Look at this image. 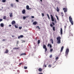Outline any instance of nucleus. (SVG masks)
<instances>
[{
  "mask_svg": "<svg viewBox=\"0 0 74 74\" xmlns=\"http://www.w3.org/2000/svg\"><path fill=\"white\" fill-rule=\"evenodd\" d=\"M69 19L70 22H71V23L72 25H73V24H74V23L73 22V19H72L71 17V16H70L69 17Z\"/></svg>",
  "mask_w": 74,
  "mask_h": 74,
  "instance_id": "nucleus-1",
  "label": "nucleus"
},
{
  "mask_svg": "<svg viewBox=\"0 0 74 74\" xmlns=\"http://www.w3.org/2000/svg\"><path fill=\"white\" fill-rule=\"evenodd\" d=\"M60 39H61V37L60 36H58L57 38V40L58 42L57 43L58 44H60Z\"/></svg>",
  "mask_w": 74,
  "mask_h": 74,
  "instance_id": "nucleus-2",
  "label": "nucleus"
},
{
  "mask_svg": "<svg viewBox=\"0 0 74 74\" xmlns=\"http://www.w3.org/2000/svg\"><path fill=\"white\" fill-rule=\"evenodd\" d=\"M69 52V49L68 48L66 49L65 52V56H66V57L67 56Z\"/></svg>",
  "mask_w": 74,
  "mask_h": 74,
  "instance_id": "nucleus-3",
  "label": "nucleus"
},
{
  "mask_svg": "<svg viewBox=\"0 0 74 74\" xmlns=\"http://www.w3.org/2000/svg\"><path fill=\"white\" fill-rule=\"evenodd\" d=\"M63 10L64 11V12H66L67 11V9L66 8H63Z\"/></svg>",
  "mask_w": 74,
  "mask_h": 74,
  "instance_id": "nucleus-4",
  "label": "nucleus"
},
{
  "mask_svg": "<svg viewBox=\"0 0 74 74\" xmlns=\"http://www.w3.org/2000/svg\"><path fill=\"white\" fill-rule=\"evenodd\" d=\"M51 21L52 22H54V18H53V16L52 15V14L51 15Z\"/></svg>",
  "mask_w": 74,
  "mask_h": 74,
  "instance_id": "nucleus-5",
  "label": "nucleus"
},
{
  "mask_svg": "<svg viewBox=\"0 0 74 74\" xmlns=\"http://www.w3.org/2000/svg\"><path fill=\"white\" fill-rule=\"evenodd\" d=\"M23 35H21L18 36V39H19V38H23Z\"/></svg>",
  "mask_w": 74,
  "mask_h": 74,
  "instance_id": "nucleus-6",
  "label": "nucleus"
},
{
  "mask_svg": "<svg viewBox=\"0 0 74 74\" xmlns=\"http://www.w3.org/2000/svg\"><path fill=\"white\" fill-rule=\"evenodd\" d=\"M16 23V22H15V21H13L12 22V24L13 25H14V24H15Z\"/></svg>",
  "mask_w": 74,
  "mask_h": 74,
  "instance_id": "nucleus-7",
  "label": "nucleus"
},
{
  "mask_svg": "<svg viewBox=\"0 0 74 74\" xmlns=\"http://www.w3.org/2000/svg\"><path fill=\"white\" fill-rule=\"evenodd\" d=\"M60 32L61 35H62V34H63V29H62V28H61Z\"/></svg>",
  "mask_w": 74,
  "mask_h": 74,
  "instance_id": "nucleus-8",
  "label": "nucleus"
},
{
  "mask_svg": "<svg viewBox=\"0 0 74 74\" xmlns=\"http://www.w3.org/2000/svg\"><path fill=\"white\" fill-rule=\"evenodd\" d=\"M22 12L23 14H25V13L26 12V10H23L22 11Z\"/></svg>",
  "mask_w": 74,
  "mask_h": 74,
  "instance_id": "nucleus-9",
  "label": "nucleus"
},
{
  "mask_svg": "<svg viewBox=\"0 0 74 74\" xmlns=\"http://www.w3.org/2000/svg\"><path fill=\"white\" fill-rule=\"evenodd\" d=\"M26 8L27 10H28L31 9V8H29V6L28 5H27Z\"/></svg>",
  "mask_w": 74,
  "mask_h": 74,
  "instance_id": "nucleus-10",
  "label": "nucleus"
},
{
  "mask_svg": "<svg viewBox=\"0 0 74 74\" xmlns=\"http://www.w3.org/2000/svg\"><path fill=\"white\" fill-rule=\"evenodd\" d=\"M64 48V47L63 46H62L61 48V51L60 52H62V51H63V49Z\"/></svg>",
  "mask_w": 74,
  "mask_h": 74,
  "instance_id": "nucleus-11",
  "label": "nucleus"
},
{
  "mask_svg": "<svg viewBox=\"0 0 74 74\" xmlns=\"http://www.w3.org/2000/svg\"><path fill=\"white\" fill-rule=\"evenodd\" d=\"M38 70L39 71L41 72V71H42V69L41 68H39L38 69Z\"/></svg>",
  "mask_w": 74,
  "mask_h": 74,
  "instance_id": "nucleus-12",
  "label": "nucleus"
},
{
  "mask_svg": "<svg viewBox=\"0 0 74 74\" xmlns=\"http://www.w3.org/2000/svg\"><path fill=\"white\" fill-rule=\"evenodd\" d=\"M8 53V50L7 49H6L5 51V53Z\"/></svg>",
  "mask_w": 74,
  "mask_h": 74,
  "instance_id": "nucleus-13",
  "label": "nucleus"
},
{
  "mask_svg": "<svg viewBox=\"0 0 74 74\" xmlns=\"http://www.w3.org/2000/svg\"><path fill=\"white\" fill-rule=\"evenodd\" d=\"M50 41L51 42L52 44H53V39H51Z\"/></svg>",
  "mask_w": 74,
  "mask_h": 74,
  "instance_id": "nucleus-14",
  "label": "nucleus"
},
{
  "mask_svg": "<svg viewBox=\"0 0 74 74\" xmlns=\"http://www.w3.org/2000/svg\"><path fill=\"white\" fill-rule=\"evenodd\" d=\"M1 27H3L4 26V24L1 23L0 24Z\"/></svg>",
  "mask_w": 74,
  "mask_h": 74,
  "instance_id": "nucleus-15",
  "label": "nucleus"
},
{
  "mask_svg": "<svg viewBox=\"0 0 74 74\" xmlns=\"http://www.w3.org/2000/svg\"><path fill=\"white\" fill-rule=\"evenodd\" d=\"M26 55V53H22L21 54V55H20V56H21L22 55Z\"/></svg>",
  "mask_w": 74,
  "mask_h": 74,
  "instance_id": "nucleus-16",
  "label": "nucleus"
},
{
  "mask_svg": "<svg viewBox=\"0 0 74 74\" xmlns=\"http://www.w3.org/2000/svg\"><path fill=\"white\" fill-rule=\"evenodd\" d=\"M33 24L34 25H37V22L36 21H34L33 23Z\"/></svg>",
  "mask_w": 74,
  "mask_h": 74,
  "instance_id": "nucleus-17",
  "label": "nucleus"
},
{
  "mask_svg": "<svg viewBox=\"0 0 74 74\" xmlns=\"http://www.w3.org/2000/svg\"><path fill=\"white\" fill-rule=\"evenodd\" d=\"M6 18H7V17H6V16H3V19H5Z\"/></svg>",
  "mask_w": 74,
  "mask_h": 74,
  "instance_id": "nucleus-18",
  "label": "nucleus"
},
{
  "mask_svg": "<svg viewBox=\"0 0 74 74\" xmlns=\"http://www.w3.org/2000/svg\"><path fill=\"white\" fill-rule=\"evenodd\" d=\"M43 48L44 49L46 48L47 47H46V46L44 45H43Z\"/></svg>",
  "mask_w": 74,
  "mask_h": 74,
  "instance_id": "nucleus-19",
  "label": "nucleus"
},
{
  "mask_svg": "<svg viewBox=\"0 0 74 74\" xmlns=\"http://www.w3.org/2000/svg\"><path fill=\"white\" fill-rule=\"evenodd\" d=\"M57 11L58 12H59V9L58 7H57Z\"/></svg>",
  "mask_w": 74,
  "mask_h": 74,
  "instance_id": "nucleus-20",
  "label": "nucleus"
},
{
  "mask_svg": "<svg viewBox=\"0 0 74 74\" xmlns=\"http://www.w3.org/2000/svg\"><path fill=\"white\" fill-rule=\"evenodd\" d=\"M53 31H55V27H53Z\"/></svg>",
  "mask_w": 74,
  "mask_h": 74,
  "instance_id": "nucleus-21",
  "label": "nucleus"
},
{
  "mask_svg": "<svg viewBox=\"0 0 74 74\" xmlns=\"http://www.w3.org/2000/svg\"><path fill=\"white\" fill-rule=\"evenodd\" d=\"M40 43V40H38V44H39Z\"/></svg>",
  "mask_w": 74,
  "mask_h": 74,
  "instance_id": "nucleus-22",
  "label": "nucleus"
},
{
  "mask_svg": "<svg viewBox=\"0 0 74 74\" xmlns=\"http://www.w3.org/2000/svg\"><path fill=\"white\" fill-rule=\"evenodd\" d=\"M47 16L48 17L49 19H50V17H49V14H47Z\"/></svg>",
  "mask_w": 74,
  "mask_h": 74,
  "instance_id": "nucleus-23",
  "label": "nucleus"
},
{
  "mask_svg": "<svg viewBox=\"0 0 74 74\" xmlns=\"http://www.w3.org/2000/svg\"><path fill=\"white\" fill-rule=\"evenodd\" d=\"M6 1V0H2V2L3 3H5Z\"/></svg>",
  "mask_w": 74,
  "mask_h": 74,
  "instance_id": "nucleus-24",
  "label": "nucleus"
},
{
  "mask_svg": "<svg viewBox=\"0 0 74 74\" xmlns=\"http://www.w3.org/2000/svg\"><path fill=\"white\" fill-rule=\"evenodd\" d=\"M61 15H62V16H63L64 15V14H63V13L62 12H61Z\"/></svg>",
  "mask_w": 74,
  "mask_h": 74,
  "instance_id": "nucleus-25",
  "label": "nucleus"
},
{
  "mask_svg": "<svg viewBox=\"0 0 74 74\" xmlns=\"http://www.w3.org/2000/svg\"><path fill=\"white\" fill-rule=\"evenodd\" d=\"M10 17H12V13L10 14Z\"/></svg>",
  "mask_w": 74,
  "mask_h": 74,
  "instance_id": "nucleus-26",
  "label": "nucleus"
},
{
  "mask_svg": "<svg viewBox=\"0 0 74 74\" xmlns=\"http://www.w3.org/2000/svg\"><path fill=\"white\" fill-rule=\"evenodd\" d=\"M69 36H73V35L71 33H69Z\"/></svg>",
  "mask_w": 74,
  "mask_h": 74,
  "instance_id": "nucleus-27",
  "label": "nucleus"
},
{
  "mask_svg": "<svg viewBox=\"0 0 74 74\" xmlns=\"http://www.w3.org/2000/svg\"><path fill=\"white\" fill-rule=\"evenodd\" d=\"M10 6L12 7H14V5L13 4H11L10 5Z\"/></svg>",
  "mask_w": 74,
  "mask_h": 74,
  "instance_id": "nucleus-28",
  "label": "nucleus"
},
{
  "mask_svg": "<svg viewBox=\"0 0 74 74\" xmlns=\"http://www.w3.org/2000/svg\"><path fill=\"white\" fill-rule=\"evenodd\" d=\"M58 59H59V57H57L56 58V60H58Z\"/></svg>",
  "mask_w": 74,
  "mask_h": 74,
  "instance_id": "nucleus-29",
  "label": "nucleus"
},
{
  "mask_svg": "<svg viewBox=\"0 0 74 74\" xmlns=\"http://www.w3.org/2000/svg\"><path fill=\"white\" fill-rule=\"evenodd\" d=\"M50 26L51 27H53V25H52V24H50Z\"/></svg>",
  "mask_w": 74,
  "mask_h": 74,
  "instance_id": "nucleus-30",
  "label": "nucleus"
},
{
  "mask_svg": "<svg viewBox=\"0 0 74 74\" xmlns=\"http://www.w3.org/2000/svg\"><path fill=\"white\" fill-rule=\"evenodd\" d=\"M45 52H46L47 51V48H45Z\"/></svg>",
  "mask_w": 74,
  "mask_h": 74,
  "instance_id": "nucleus-31",
  "label": "nucleus"
},
{
  "mask_svg": "<svg viewBox=\"0 0 74 74\" xmlns=\"http://www.w3.org/2000/svg\"><path fill=\"white\" fill-rule=\"evenodd\" d=\"M24 69H27V66H25L24 67Z\"/></svg>",
  "mask_w": 74,
  "mask_h": 74,
  "instance_id": "nucleus-32",
  "label": "nucleus"
},
{
  "mask_svg": "<svg viewBox=\"0 0 74 74\" xmlns=\"http://www.w3.org/2000/svg\"><path fill=\"white\" fill-rule=\"evenodd\" d=\"M48 67H51V65L49 64L48 66Z\"/></svg>",
  "mask_w": 74,
  "mask_h": 74,
  "instance_id": "nucleus-33",
  "label": "nucleus"
},
{
  "mask_svg": "<svg viewBox=\"0 0 74 74\" xmlns=\"http://www.w3.org/2000/svg\"><path fill=\"white\" fill-rule=\"evenodd\" d=\"M52 51H53V49H50V51L51 52Z\"/></svg>",
  "mask_w": 74,
  "mask_h": 74,
  "instance_id": "nucleus-34",
  "label": "nucleus"
},
{
  "mask_svg": "<svg viewBox=\"0 0 74 74\" xmlns=\"http://www.w3.org/2000/svg\"><path fill=\"white\" fill-rule=\"evenodd\" d=\"M52 55H50L49 56L50 58H52Z\"/></svg>",
  "mask_w": 74,
  "mask_h": 74,
  "instance_id": "nucleus-35",
  "label": "nucleus"
},
{
  "mask_svg": "<svg viewBox=\"0 0 74 74\" xmlns=\"http://www.w3.org/2000/svg\"><path fill=\"white\" fill-rule=\"evenodd\" d=\"M56 17L57 18V20H59V18H58V16H57V15H56Z\"/></svg>",
  "mask_w": 74,
  "mask_h": 74,
  "instance_id": "nucleus-36",
  "label": "nucleus"
},
{
  "mask_svg": "<svg viewBox=\"0 0 74 74\" xmlns=\"http://www.w3.org/2000/svg\"><path fill=\"white\" fill-rule=\"evenodd\" d=\"M26 17L25 16H24L23 17V18L24 19H26Z\"/></svg>",
  "mask_w": 74,
  "mask_h": 74,
  "instance_id": "nucleus-37",
  "label": "nucleus"
},
{
  "mask_svg": "<svg viewBox=\"0 0 74 74\" xmlns=\"http://www.w3.org/2000/svg\"><path fill=\"white\" fill-rule=\"evenodd\" d=\"M38 29H40V27H39V26H37L36 27V28H38Z\"/></svg>",
  "mask_w": 74,
  "mask_h": 74,
  "instance_id": "nucleus-38",
  "label": "nucleus"
},
{
  "mask_svg": "<svg viewBox=\"0 0 74 74\" xmlns=\"http://www.w3.org/2000/svg\"><path fill=\"white\" fill-rule=\"evenodd\" d=\"M54 22L55 23H57V21H56V19H55L54 20Z\"/></svg>",
  "mask_w": 74,
  "mask_h": 74,
  "instance_id": "nucleus-39",
  "label": "nucleus"
},
{
  "mask_svg": "<svg viewBox=\"0 0 74 74\" xmlns=\"http://www.w3.org/2000/svg\"><path fill=\"white\" fill-rule=\"evenodd\" d=\"M52 23L53 24V26H55V23H53V22H52Z\"/></svg>",
  "mask_w": 74,
  "mask_h": 74,
  "instance_id": "nucleus-40",
  "label": "nucleus"
},
{
  "mask_svg": "<svg viewBox=\"0 0 74 74\" xmlns=\"http://www.w3.org/2000/svg\"><path fill=\"white\" fill-rule=\"evenodd\" d=\"M14 49H19V48H16V47H15Z\"/></svg>",
  "mask_w": 74,
  "mask_h": 74,
  "instance_id": "nucleus-41",
  "label": "nucleus"
},
{
  "mask_svg": "<svg viewBox=\"0 0 74 74\" xmlns=\"http://www.w3.org/2000/svg\"><path fill=\"white\" fill-rule=\"evenodd\" d=\"M15 27L16 29H17V28L18 27L16 25H15Z\"/></svg>",
  "mask_w": 74,
  "mask_h": 74,
  "instance_id": "nucleus-42",
  "label": "nucleus"
},
{
  "mask_svg": "<svg viewBox=\"0 0 74 74\" xmlns=\"http://www.w3.org/2000/svg\"><path fill=\"white\" fill-rule=\"evenodd\" d=\"M2 19H0V22H1V21H3Z\"/></svg>",
  "mask_w": 74,
  "mask_h": 74,
  "instance_id": "nucleus-43",
  "label": "nucleus"
},
{
  "mask_svg": "<svg viewBox=\"0 0 74 74\" xmlns=\"http://www.w3.org/2000/svg\"><path fill=\"white\" fill-rule=\"evenodd\" d=\"M50 45H51V44H48L47 45V47H49V46H50Z\"/></svg>",
  "mask_w": 74,
  "mask_h": 74,
  "instance_id": "nucleus-44",
  "label": "nucleus"
},
{
  "mask_svg": "<svg viewBox=\"0 0 74 74\" xmlns=\"http://www.w3.org/2000/svg\"><path fill=\"white\" fill-rule=\"evenodd\" d=\"M42 16H44V13H42Z\"/></svg>",
  "mask_w": 74,
  "mask_h": 74,
  "instance_id": "nucleus-45",
  "label": "nucleus"
},
{
  "mask_svg": "<svg viewBox=\"0 0 74 74\" xmlns=\"http://www.w3.org/2000/svg\"><path fill=\"white\" fill-rule=\"evenodd\" d=\"M31 18H34V16H31Z\"/></svg>",
  "mask_w": 74,
  "mask_h": 74,
  "instance_id": "nucleus-46",
  "label": "nucleus"
},
{
  "mask_svg": "<svg viewBox=\"0 0 74 74\" xmlns=\"http://www.w3.org/2000/svg\"><path fill=\"white\" fill-rule=\"evenodd\" d=\"M44 67H47V65H46L45 64L44 65Z\"/></svg>",
  "mask_w": 74,
  "mask_h": 74,
  "instance_id": "nucleus-47",
  "label": "nucleus"
},
{
  "mask_svg": "<svg viewBox=\"0 0 74 74\" xmlns=\"http://www.w3.org/2000/svg\"><path fill=\"white\" fill-rule=\"evenodd\" d=\"M19 29H22V27H19Z\"/></svg>",
  "mask_w": 74,
  "mask_h": 74,
  "instance_id": "nucleus-48",
  "label": "nucleus"
},
{
  "mask_svg": "<svg viewBox=\"0 0 74 74\" xmlns=\"http://www.w3.org/2000/svg\"><path fill=\"white\" fill-rule=\"evenodd\" d=\"M16 1H17V2H19V0H16Z\"/></svg>",
  "mask_w": 74,
  "mask_h": 74,
  "instance_id": "nucleus-49",
  "label": "nucleus"
},
{
  "mask_svg": "<svg viewBox=\"0 0 74 74\" xmlns=\"http://www.w3.org/2000/svg\"><path fill=\"white\" fill-rule=\"evenodd\" d=\"M66 27H67V26H65L64 27L65 29H66Z\"/></svg>",
  "mask_w": 74,
  "mask_h": 74,
  "instance_id": "nucleus-50",
  "label": "nucleus"
},
{
  "mask_svg": "<svg viewBox=\"0 0 74 74\" xmlns=\"http://www.w3.org/2000/svg\"><path fill=\"white\" fill-rule=\"evenodd\" d=\"M51 47H52V45H50V47L51 48Z\"/></svg>",
  "mask_w": 74,
  "mask_h": 74,
  "instance_id": "nucleus-51",
  "label": "nucleus"
},
{
  "mask_svg": "<svg viewBox=\"0 0 74 74\" xmlns=\"http://www.w3.org/2000/svg\"><path fill=\"white\" fill-rule=\"evenodd\" d=\"M9 27H11V25H9Z\"/></svg>",
  "mask_w": 74,
  "mask_h": 74,
  "instance_id": "nucleus-52",
  "label": "nucleus"
},
{
  "mask_svg": "<svg viewBox=\"0 0 74 74\" xmlns=\"http://www.w3.org/2000/svg\"><path fill=\"white\" fill-rule=\"evenodd\" d=\"M18 42H19V41H17V44H18Z\"/></svg>",
  "mask_w": 74,
  "mask_h": 74,
  "instance_id": "nucleus-53",
  "label": "nucleus"
},
{
  "mask_svg": "<svg viewBox=\"0 0 74 74\" xmlns=\"http://www.w3.org/2000/svg\"><path fill=\"white\" fill-rule=\"evenodd\" d=\"M5 40H5V39H3V40H2V41H5Z\"/></svg>",
  "mask_w": 74,
  "mask_h": 74,
  "instance_id": "nucleus-54",
  "label": "nucleus"
},
{
  "mask_svg": "<svg viewBox=\"0 0 74 74\" xmlns=\"http://www.w3.org/2000/svg\"><path fill=\"white\" fill-rule=\"evenodd\" d=\"M38 74H43V73H40Z\"/></svg>",
  "mask_w": 74,
  "mask_h": 74,
  "instance_id": "nucleus-55",
  "label": "nucleus"
},
{
  "mask_svg": "<svg viewBox=\"0 0 74 74\" xmlns=\"http://www.w3.org/2000/svg\"><path fill=\"white\" fill-rule=\"evenodd\" d=\"M40 1L41 2H42V0H40Z\"/></svg>",
  "mask_w": 74,
  "mask_h": 74,
  "instance_id": "nucleus-56",
  "label": "nucleus"
},
{
  "mask_svg": "<svg viewBox=\"0 0 74 74\" xmlns=\"http://www.w3.org/2000/svg\"><path fill=\"white\" fill-rule=\"evenodd\" d=\"M12 37H13V38L14 37V36H12Z\"/></svg>",
  "mask_w": 74,
  "mask_h": 74,
  "instance_id": "nucleus-57",
  "label": "nucleus"
},
{
  "mask_svg": "<svg viewBox=\"0 0 74 74\" xmlns=\"http://www.w3.org/2000/svg\"><path fill=\"white\" fill-rule=\"evenodd\" d=\"M22 64V63H20V64Z\"/></svg>",
  "mask_w": 74,
  "mask_h": 74,
  "instance_id": "nucleus-58",
  "label": "nucleus"
},
{
  "mask_svg": "<svg viewBox=\"0 0 74 74\" xmlns=\"http://www.w3.org/2000/svg\"><path fill=\"white\" fill-rule=\"evenodd\" d=\"M1 1V0H0V1Z\"/></svg>",
  "mask_w": 74,
  "mask_h": 74,
  "instance_id": "nucleus-59",
  "label": "nucleus"
}]
</instances>
